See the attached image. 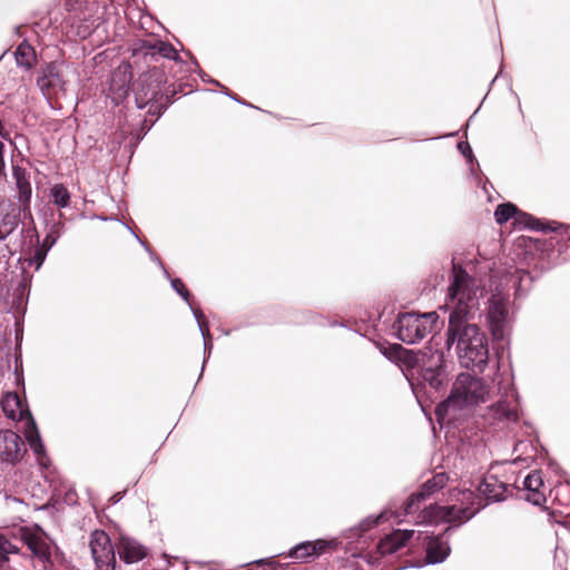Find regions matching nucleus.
<instances>
[{"label":"nucleus","instance_id":"obj_1","mask_svg":"<svg viewBox=\"0 0 570 570\" xmlns=\"http://www.w3.org/2000/svg\"><path fill=\"white\" fill-rule=\"evenodd\" d=\"M483 296L481 281L453 265L452 281L448 291L446 307L450 309L446 346L456 344L462 366L482 371L489 360L488 340L478 325L470 324L480 314Z\"/></svg>","mask_w":570,"mask_h":570},{"label":"nucleus","instance_id":"obj_2","mask_svg":"<svg viewBox=\"0 0 570 570\" xmlns=\"http://www.w3.org/2000/svg\"><path fill=\"white\" fill-rule=\"evenodd\" d=\"M493 386L483 377L461 373L453 383L450 396L438 405L435 414L439 421L452 420L459 411H472L491 400Z\"/></svg>","mask_w":570,"mask_h":570},{"label":"nucleus","instance_id":"obj_3","mask_svg":"<svg viewBox=\"0 0 570 570\" xmlns=\"http://www.w3.org/2000/svg\"><path fill=\"white\" fill-rule=\"evenodd\" d=\"M2 410L4 414L11 420H24L23 434L28 441L30 449L37 456L38 463L43 466H49V459L46 455L45 446L42 444L37 424L31 416L30 412L24 407L17 393H8L2 402Z\"/></svg>","mask_w":570,"mask_h":570},{"label":"nucleus","instance_id":"obj_4","mask_svg":"<svg viewBox=\"0 0 570 570\" xmlns=\"http://www.w3.org/2000/svg\"><path fill=\"white\" fill-rule=\"evenodd\" d=\"M474 493L470 490L450 491L448 503L431 508L429 518L445 522H464L471 519L479 508H474Z\"/></svg>","mask_w":570,"mask_h":570},{"label":"nucleus","instance_id":"obj_5","mask_svg":"<svg viewBox=\"0 0 570 570\" xmlns=\"http://www.w3.org/2000/svg\"><path fill=\"white\" fill-rule=\"evenodd\" d=\"M439 316L435 312L417 314L403 313L395 323L397 337L406 344H415L430 334Z\"/></svg>","mask_w":570,"mask_h":570},{"label":"nucleus","instance_id":"obj_6","mask_svg":"<svg viewBox=\"0 0 570 570\" xmlns=\"http://www.w3.org/2000/svg\"><path fill=\"white\" fill-rule=\"evenodd\" d=\"M509 297L502 292H495L488 301L487 321L494 340H504L509 332L510 311Z\"/></svg>","mask_w":570,"mask_h":570},{"label":"nucleus","instance_id":"obj_7","mask_svg":"<svg viewBox=\"0 0 570 570\" xmlns=\"http://www.w3.org/2000/svg\"><path fill=\"white\" fill-rule=\"evenodd\" d=\"M89 548L97 570H115V548L105 531L96 530L90 534Z\"/></svg>","mask_w":570,"mask_h":570},{"label":"nucleus","instance_id":"obj_8","mask_svg":"<svg viewBox=\"0 0 570 570\" xmlns=\"http://www.w3.org/2000/svg\"><path fill=\"white\" fill-rule=\"evenodd\" d=\"M443 352L426 347L421 355L422 379L431 387L438 390L443 385L446 375L443 367Z\"/></svg>","mask_w":570,"mask_h":570},{"label":"nucleus","instance_id":"obj_9","mask_svg":"<svg viewBox=\"0 0 570 570\" xmlns=\"http://www.w3.org/2000/svg\"><path fill=\"white\" fill-rule=\"evenodd\" d=\"M26 453L21 438L11 430L0 431V460L3 462H19Z\"/></svg>","mask_w":570,"mask_h":570},{"label":"nucleus","instance_id":"obj_10","mask_svg":"<svg viewBox=\"0 0 570 570\" xmlns=\"http://www.w3.org/2000/svg\"><path fill=\"white\" fill-rule=\"evenodd\" d=\"M37 85L46 98L62 89L63 79L60 70V65L56 62L48 63L42 70L41 76L37 79Z\"/></svg>","mask_w":570,"mask_h":570},{"label":"nucleus","instance_id":"obj_11","mask_svg":"<svg viewBox=\"0 0 570 570\" xmlns=\"http://www.w3.org/2000/svg\"><path fill=\"white\" fill-rule=\"evenodd\" d=\"M448 482L445 473H438L428 480L420 492L414 493L404 507V514H411L419 509V503L435 491L442 489Z\"/></svg>","mask_w":570,"mask_h":570},{"label":"nucleus","instance_id":"obj_12","mask_svg":"<svg viewBox=\"0 0 570 570\" xmlns=\"http://www.w3.org/2000/svg\"><path fill=\"white\" fill-rule=\"evenodd\" d=\"M495 222L500 225L507 223L510 218L515 217V222L523 224L529 228H537L534 218L528 214L521 213L515 205L511 203L501 204L494 212Z\"/></svg>","mask_w":570,"mask_h":570},{"label":"nucleus","instance_id":"obj_13","mask_svg":"<svg viewBox=\"0 0 570 570\" xmlns=\"http://www.w3.org/2000/svg\"><path fill=\"white\" fill-rule=\"evenodd\" d=\"M413 530H395L384 539H382L377 546L380 554L386 556L395 553L397 550L403 548L405 543L413 537Z\"/></svg>","mask_w":570,"mask_h":570},{"label":"nucleus","instance_id":"obj_14","mask_svg":"<svg viewBox=\"0 0 570 570\" xmlns=\"http://www.w3.org/2000/svg\"><path fill=\"white\" fill-rule=\"evenodd\" d=\"M524 490L527 491L525 500L540 505L546 502V494L543 491V480L539 471L530 472L523 481Z\"/></svg>","mask_w":570,"mask_h":570},{"label":"nucleus","instance_id":"obj_15","mask_svg":"<svg viewBox=\"0 0 570 570\" xmlns=\"http://www.w3.org/2000/svg\"><path fill=\"white\" fill-rule=\"evenodd\" d=\"M328 547L324 540L305 541L296 544L288 553L289 558L307 561L323 553Z\"/></svg>","mask_w":570,"mask_h":570},{"label":"nucleus","instance_id":"obj_16","mask_svg":"<svg viewBox=\"0 0 570 570\" xmlns=\"http://www.w3.org/2000/svg\"><path fill=\"white\" fill-rule=\"evenodd\" d=\"M118 553L126 563H135L146 557V549L136 540L121 537L118 543Z\"/></svg>","mask_w":570,"mask_h":570},{"label":"nucleus","instance_id":"obj_17","mask_svg":"<svg viewBox=\"0 0 570 570\" xmlns=\"http://www.w3.org/2000/svg\"><path fill=\"white\" fill-rule=\"evenodd\" d=\"M479 491L491 501H500L505 498L508 485L500 481L494 474H488L479 485Z\"/></svg>","mask_w":570,"mask_h":570},{"label":"nucleus","instance_id":"obj_18","mask_svg":"<svg viewBox=\"0 0 570 570\" xmlns=\"http://www.w3.org/2000/svg\"><path fill=\"white\" fill-rule=\"evenodd\" d=\"M426 563L443 562L450 553L449 544L439 537L430 538L426 543Z\"/></svg>","mask_w":570,"mask_h":570},{"label":"nucleus","instance_id":"obj_19","mask_svg":"<svg viewBox=\"0 0 570 570\" xmlns=\"http://www.w3.org/2000/svg\"><path fill=\"white\" fill-rule=\"evenodd\" d=\"M14 57H16L17 65L22 68H26L27 70H30L31 68H33V66L36 63V58H37L33 47H31L26 41L21 42L17 47V49L14 51Z\"/></svg>","mask_w":570,"mask_h":570},{"label":"nucleus","instance_id":"obj_20","mask_svg":"<svg viewBox=\"0 0 570 570\" xmlns=\"http://www.w3.org/2000/svg\"><path fill=\"white\" fill-rule=\"evenodd\" d=\"M13 178L19 191V200L23 204H28L31 197V185L26 171L19 167H14Z\"/></svg>","mask_w":570,"mask_h":570},{"label":"nucleus","instance_id":"obj_21","mask_svg":"<svg viewBox=\"0 0 570 570\" xmlns=\"http://www.w3.org/2000/svg\"><path fill=\"white\" fill-rule=\"evenodd\" d=\"M493 416L500 421L517 422L518 412L514 405H511L508 401H498L491 406Z\"/></svg>","mask_w":570,"mask_h":570},{"label":"nucleus","instance_id":"obj_22","mask_svg":"<svg viewBox=\"0 0 570 570\" xmlns=\"http://www.w3.org/2000/svg\"><path fill=\"white\" fill-rule=\"evenodd\" d=\"M21 537L32 553L41 559L47 558V547L45 542L36 534L27 530H21Z\"/></svg>","mask_w":570,"mask_h":570},{"label":"nucleus","instance_id":"obj_23","mask_svg":"<svg viewBox=\"0 0 570 570\" xmlns=\"http://www.w3.org/2000/svg\"><path fill=\"white\" fill-rule=\"evenodd\" d=\"M50 197L59 208H66L70 204V193L62 184H56L51 187Z\"/></svg>","mask_w":570,"mask_h":570},{"label":"nucleus","instance_id":"obj_24","mask_svg":"<svg viewBox=\"0 0 570 570\" xmlns=\"http://www.w3.org/2000/svg\"><path fill=\"white\" fill-rule=\"evenodd\" d=\"M18 551L19 549L0 533V569L8 563L9 556L18 553Z\"/></svg>","mask_w":570,"mask_h":570},{"label":"nucleus","instance_id":"obj_25","mask_svg":"<svg viewBox=\"0 0 570 570\" xmlns=\"http://www.w3.org/2000/svg\"><path fill=\"white\" fill-rule=\"evenodd\" d=\"M17 225L16 217L0 210V240L8 237Z\"/></svg>","mask_w":570,"mask_h":570},{"label":"nucleus","instance_id":"obj_26","mask_svg":"<svg viewBox=\"0 0 570 570\" xmlns=\"http://www.w3.org/2000/svg\"><path fill=\"white\" fill-rule=\"evenodd\" d=\"M190 307L193 309V314L198 323L200 333L203 335L205 350L210 348L212 344H210L209 327H208L207 322L205 321L204 314L199 308H194L191 305H190Z\"/></svg>","mask_w":570,"mask_h":570},{"label":"nucleus","instance_id":"obj_27","mask_svg":"<svg viewBox=\"0 0 570 570\" xmlns=\"http://www.w3.org/2000/svg\"><path fill=\"white\" fill-rule=\"evenodd\" d=\"M151 49H154V52L159 53L160 56L168 58V59H176L177 58V51L176 49L164 41H157Z\"/></svg>","mask_w":570,"mask_h":570},{"label":"nucleus","instance_id":"obj_28","mask_svg":"<svg viewBox=\"0 0 570 570\" xmlns=\"http://www.w3.org/2000/svg\"><path fill=\"white\" fill-rule=\"evenodd\" d=\"M171 287L186 301L188 302L189 292L185 287L184 283L179 278L171 279Z\"/></svg>","mask_w":570,"mask_h":570},{"label":"nucleus","instance_id":"obj_29","mask_svg":"<svg viewBox=\"0 0 570 570\" xmlns=\"http://www.w3.org/2000/svg\"><path fill=\"white\" fill-rule=\"evenodd\" d=\"M136 238L140 242V244L146 248V250L150 254V257L153 261H155L163 269H164V273L166 275V277H169V274L168 272L165 269V267L163 266V263L160 262V259L150 250L149 246L144 243L137 235H135Z\"/></svg>","mask_w":570,"mask_h":570},{"label":"nucleus","instance_id":"obj_30","mask_svg":"<svg viewBox=\"0 0 570 570\" xmlns=\"http://www.w3.org/2000/svg\"><path fill=\"white\" fill-rule=\"evenodd\" d=\"M458 148L466 158H471L472 150L468 142H463V141L459 142Z\"/></svg>","mask_w":570,"mask_h":570},{"label":"nucleus","instance_id":"obj_31","mask_svg":"<svg viewBox=\"0 0 570 570\" xmlns=\"http://www.w3.org/2000/svg\"><path fill=\"white\" fill-rule=\"evenodd\" d=\"M401 350H402V347H401L400 345L394 344V345H392V346L389 348V352L385 350V351L383 352V354H384L385 356H387L389 358H392V357H394V356H397V354H399V352H400Z\"/></svg>","mask_w":570,"mask_h":570},{"label":"nucleus","instance_id":"obj_32","mask_svg":"<svg viewBox=\"0 0 570 570\" xmlns=\"http://www.w3.org/2000/svg\"><path fill=\"white\" fill-rule=\"evenodd\" d=\"M389 519H390V512L384 511V512H382L380 515H377V517L372 521V523H373V524H379V523H381L383 520H389Z\"/></svg>","mask_w":570,"mask_h":570},{"label":"nucleus","instance_id":"obj_33","mask_svg":"<svg viewBox=\"0 0 570 570\" xmlns=\"http://www.w3.org/2000/svg\"><path fill=\"white\" fill-rule=\"evenodd\" d=\"M45 256H46V253H42L41 250L36 252L35 259L37 261V266H36L37 268H39L40 265L42 264Z\"/></svg>","mask_w":570,"mask_h":570},{"label":"nucleus","instance_id":"obj_34","mask_svg":"<svg viewBox=\"0 0 570 570\" xmlns=\"http://www.w3.org/2000/svg\"><path fill=\"white\" fill-rule=\"evenodd\" d=\"M3 144L0 141V175L3 174L4 170V159H3Z\"/></svg>","mask_w":570,"mask_h":570},{"label":"nucleus","instance_id":"obj_35","mask_svg":"<svg viewBox=\"0 0 570 570\" xmlns=\"http://www.w3.org/2000/svg\"><path fill=\"white\" fill-rule=\"evenodd\" d=\"M55 242H56L55 238L50 239V236H47L45 239V245L48 244V246L51 247L55 244Z\"/></svg>","mask_w":570,"mask_h":570}]
</instances>
